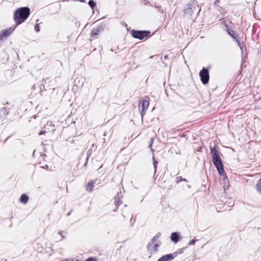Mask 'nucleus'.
<instances>
[{"label": "nucleus", "instance_id": "obj_1", "mask_svg": "<svg viewBox=\"0 0 261 261\" xmlns=\"http://www.w3.org/2000/svg\"><path fill=\"white\" fill-rule=\"evenodd\" d=\"M30 10L28 7H22L15 11L14 18L16 25L23 22L30 15Z\"/></svg>", "mask_w": 261, "mask_h": 261}, {"label": "nucleus", "instance_id": "obj_2", "mask_svg": "<svg viewBox=\"0 0 261 261\" xmlns=\"http://www.w3.org/2000/svg\"><path fill=\"white\" fill-rule=\"evenodd\" d=\"M213 162L217 168V169L220 175L224 173L223 166L220 159L219 153L213 155Z\"/></svg>", "mask_w": 261, "mask_h": 261}, {"label": "nucleus", "instance_id": "obj_3", "mask_svg": "<svg viewBox=\"0 0 261 261\" xmlns=\"http://www.w3.org/2000/svg\"><path fill=\"white\" fill-rule=\"evenodd\" d=\"M161 243H154L150 241L147 245V252L149 254V257H151L154 255L159 250Z\"/></svg>", "mask_w": 261, "mask_h": 261}, {"label": "nucleus", "instance_id": "obj_4", "mask_svg": "<svg viewBox=\"0 0 261 261\" xmlns=\"http://www.w3.org/2000/svg\"><path fill=\"white\" fill-rule=\"evenodd\" d=\"M150 32V31H135L133 30L132 34V36L135 38H138L139 39L142 40L145 37H147L149 34Z\"/></svg>", "mask_w": 261, "mask_h": 261}, {"label": "nucleus", "instance_id": "obj_5", "mask_svg": "<svg viewBox=\"0 0 261 261\" xmlns=\"http://www.w3.org/2000/svg\"><path fill=\"white\" fill-rule=\"evenodd\" d=\"M225 26L227 28V32L228 33V34L230 36H231L232 38L235 39L236 41L238 43V46L240 47V49L242 51L243 48L244 47V44L240 42L239 37L238 34L234 32V31H233L232 30L229 29L227 24H226Z\"/></svg>", "mask_w": 261, "mask_h": 261}, {"label": "nucleus", "instance_id": "obj_6", "mask_svg": "<svg viewBox=\"0 0 261 261\" xmlns=\"http://www.w3.org/2000/svg\"><path fill=\"white\" fill-rule=\"evenodd\" d=\"M199 75L200 77V79L201 82L205 85L208 83L209 81L210 76L209 73L207 69L205 68H203L199 72Z\"/></svg>", "mask_w": 261, "mask_h": 261}, {"label": "nucleus", "instance_id": "obj_7", "mask_svg": "<svg viewBox=\"0 0 261 261\" xmlns=\"http://www.w3.org/2000/svg\"><path fill=\"white\" fill-rule=\"evenodd\" d=\"M149 102L147 100L143 99L142 101H140L139 104V108L141 109V115H143V112H144L148 107Z\"/></svg>", "mask_w": 261, "mask_h": 261}, {"label": "nucleus", "instance_id": "obj_8", "mask_svg": "<svg viewBox=\"0 0 261 261\" xmlns=\"http://www.w3.org/2000/svg\"><path fill=\"white\" fill-rule=\"evenodd\" d=\"M173 258L174 257L172 254H168L163 256L158 261H169Z\"/></svg>", "mask_w": 261, "mask_h": 261}, {"label": "nucleus", "instance_id": "obj_9", "mask_svg": "<svg viewBox=\"0 0 261 261\" xmlns=\"http://www.w3.org/2000/svg\"><path fill=\"white\" fill-rule=\"evenodd\" d=\"M16 28V26L14 27L13 28H10L8 29H6L2 31V33L3 34V36L4 37H7L8 36H9L15 30Z\"/></svg>", "mask_w": 261, "mask_h": 261}, {"label": "nucleus", "instance_id": "obj_10", "mask_svg": "<svg viewBox=\"0 0 261 261\" xmlns=\"http://www.w3.org/2000/svg\"><path fill=\"white\" fill-rule=\"evenodd\" d=\"M100 32V29L99 28H96L93 29L91 33V37L92 38H96L97 36L99 34Z\"/></svg>", "mask_w": 261, "mask_h": 261}, {"label": "nucleus", "instance_id": "obj_11", "mask_svg": "<svg viewBox=\"0 0 261 261\" xmlns=\"http://www.w3.org/2000/svg\"><path fill=\"white\" fill-rule=\"evenodd\" d=\"M179 235L177 232H172L171 234V239L175 243L179 241Z\"/></svg>", "mask_w": 261, "mask_h": 261}, {"label": "nucleus", "instance_id": "obj_12", "mask_svg": "<svg viewBox=\"0 0 261 261\" xmlns=\"http://www.w3.org/2000/svg\"><path fill=\"white\" fill-rule=\"evenodd\" d=\"M95 182V181H90L88 182L86 186V190L89 192H91L93 189V185Z\"/></svg>", "mask_w": 261, "mask_h": 261}, {"label": "nucleus", "instance_id": "obj_13", "mask_svg": "<svg viewBox=\"0 0 261 261\" xmlns=\"http://www.w3.org/2000/svg\"><path fill=\"white\" fill-rule=\"evenodd\" d=\"M29 200V197L25 194H23L21 195L20 198V201L23 203L26 204Z\"/></svg>", "mask_w": 261, "mask_h": 261}, {"label": "nucleus", "instance_id": "obj_14", "mask_svg": "<svg viewBox=\"0 0 261 261\" xmlns=\"http://www.w3.org/2000/svg\"><path fill=\"white\" fill-rule=\"evenodd\" d=\"M121 197V195L118 194L115 197V202L116 203V205H119L121 203V201H120V199Z\"/></svg>", "mask_w": 261, "mask_h": 261}, {"label": "nucleus", "instance_id": "obj_15", "mask_svg": "<svg viewBox=\"0 0 261 261\" xmlns=\"http://www.w3.org/2000/svg\"><path fill=\"white\" fill-rule=\"evenodd\" d=\"M256 190L261 194V178L259 179L256 184Z\"/></svg>", "mask_w": 261, "mask_h": 261}, {"label": "nucleus", "instance_id": "obj_16", "mask_svg": "<svg viewBox=\"0 0 261 261\" xmlns=\"http://www.w3.org/2000/svg\"><path fill=\"white\" fill-rule=\"evenodd\" d=\"M161 236V233L160 232H158L155 236L150 240V241H152L155 243V241L160 238Z\"/></svg>", "mask_w": 261, "mask_h": 261}, {"label": "nucleus", "instance_id": "obj_17", "mask_svg": "<svg viewBox=\"0 0 261 261\" xmlns=\"http://www.w3.org/2000/svg\"><path fill=\"white\" fill-rule=\"evenodd\" d=\"M211 153L212 154V156L215 154H217L219 153V152L216 150L215 147H211Z\"/></svg>", "mask_w": 261, "mask_h": 261}, {"label": "nucleus", "instance_id": "obj_18", "mask_svg": "<svg viewBox=\"0 0 261 261\" xmlns=\"http://www.w3.org/2000/svg\"><path fill=\"white\" fill-rule=\"evenodd\" d=\"M88 4L92 9H93L96 6V3L92 0L89 1Z\"/></svg>", "mask_w": 261, "mask_h": 261}, {"label": "nucleus", "instance_id": "obj_19", "mask_svg": "<svg viewBox=\"0 0 261 261\" xmlns=\"http://www.w3.org/2000/svg\"><path fill=\"white\" fill-rule=\"evenodd\" d=\"M153 166H154V170H155V171H156V167H157L158 162L155 160L154 156H153Z\"/></svg>", "mask_w": 261, "mask_h": 261}, {"label": "nucleus", "instance_id": "obj_20", "mask_svg": "<svg viewBox=\"0 0 261 261\" xmlns=\"http://www.w3.org/2000/svg\"><path fill=\"white\" fill-rule=\"evenodd\" d=\"M197 241V240H195V239L192 240H191L189 242L188 244L189 245H194L195 243V242Z\"/></svg>", "mask_w": 261, "mask_h": 261}, {"label": "nucleus", "instance_id": "obj_21", "mask_svg": "<svg viewBox=\"0 0 261 261\" xmlns=\"http://www.w3.org/2000/svg\"><path fill=\"white\" fill-rule=\"evenodd\" d=\"M86 261H97V259L95 257H89L88 258Z\"/></svg>", "mask_w": 261, "mask_h": 261}, {"label": "nucleus", "instance_id": "obj_22", "mask_svg": "<svg viewBox=\"0 0 261 261\" xmlns=\"http://www.w3.org/2000/svg\"><path fill=\"white\" fill-rule=\"evenodd\" d=\"M34 28L36 32H38L40 31V28H39V24H36Z\"/></svg>", "mask_w": 261, "mask_h": 261}, {"label": "nucleus", "instance_id": "obj_23", "mask_svg": "<svg viewBox=\"0 0 261 261\" xmlns=\"http://www.w3.org/2000/svg\"><path fill=\"white\" fill-rule=\"evenodd\" d=\"M153 142H154V139H153V138H151L150 140V145L149 146V147L151 148L152 147V145Z\"/></svg>", "mask_w": 261, "mask_h": 261}, {"label": "nucleus", "instance_id": "obj_24", "mask_svg": "<svg viewBox=\"0 0 261 261\" xmlns=\"http://www.w3.org/2000/svg\"><path fill=\"white\" fill-rule=\"evenodd\" d=\"M46 132L45 130H42V131H41V132H40L39 133V135H43V134H44L46 133Z\"/></svg>", "mask_w": 261, "mask_h": 261}, {"label": "nucleus", "instance_id": "obj_25", "mask_svg": "<svg viewBox=\"0 0 261 261\" xmlns=\"http://www.w3.org/2000/svg\"><path fill=\"white\" fill-rule=\"evenodd\" d=\"M4 38V37L3 36V33L2 32L0 33V40H3Z\"/></svg>", "mask_w": 261, "mask_h": 261}, {"label": "nucleus", "instance_id": "obj_26", "mask_svg": "<svg viewBox=\"0 0 261 261\" xmlns=\"http://www.w3.org/2000/svg\"><path fill=\"white\" fill-rule=\"evenodd\" d=\"M220 0H216L214 2V5H217L218 3H219Z\"/></svg>", "mask_w": 261, "mask_h": 261}, {"label": "nucleus", "instance_id": "obj_27", "mask_svg": "<svg viewBox=\"0 0 261 261\" xmlns=\"http://www.w3.org/2000/svg\"><path fill=\"white\" fill-rule=\"evenodd\" d=\"M168 55H165L164 57V60H166L167 59H168Z\"/></svg>", "mask_w": 261, "mask_h": 261}, {"label": "nucleus", "instance_id": "obj_28", "mask_svg": "<svg viewBox=\"0 0 261 261\" xmlns=\"http://www.w3.org/2000/svg\"><path fill=\"white\" fill-rule=\"evenodd\" d=\"M59 233L60 235H61V236H62V238H64V236L62 235V232H59Z\"/></svg>", "mask_w": 261, "mask_h": 261}, {"label": "nucleus", "instance_id": "obj_29", "mask_svg": "<svg viewBox=\"0 0 261 261\" xmlns=\"http://www.w3.org/2000/svg\"><path fill=\"white\" fill-rule=\"evenodd\" d=\"M80 2H85V1L84 0H80Z\"/></svg>", "mask_w": 261, "mask_h": 261}]
</instances>
